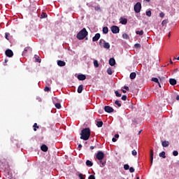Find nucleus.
Listing matches in <instances>:
<instances>
[{
    "label": "nucleus",
    "mask_w": 179,
    "mask_h": 179,
    "mask_svg": "<svg viewBox=\"0 0 179 179\" xmlns=\"http://www.w3.org/2000/svg\"><path fill=\"white\" fill-rule=\"evenodd\" d=\"M96 158L99 162L98 164H99L100 167H104V166H106V161H103V159H104V152H103V151H98L96 155Z\"/></svg>",
    "instance_id": "obj_1"
},
{
    "label": "nucleus",
    "mask_w": 179,
    "mask_h": 179,
    "mask_svg": "<svg viewBox=\"0 0 179 179\" xmlns=\"http://www.w3.org/2000/svg\"><path fill=\"white\" fill-rule=\"evenodd\" d=\"M89 138H90V129H83L80 133V139H83V141H89Z\"/></svg>",
    "instance_id": "obj_2"
},
{
    "label": "nucleus",
    "mask_w": 179,
    "mask_h": 179,
    "mask_svg": "<svg viewBox=\"0 0 179 179\" xmlns=\"http://www.w3.org/2000/svg\"><path fill=\"white\" fill-rule=\"evenodd\" d=\"M88 34L89 33L85 29V28H83L81 31L78 32V34L76 36V38H78V40H83Z\"/></svg>",
    "instance_id": "obj_3"
},
{
    "label": "nucleus",
    "mask_w": 179,
    "mask_h": 179,
    "mask_svg": "<svg viewBox=\"0 0 179 179\" xmlns=\"http://www.w3.org/2000/svg\"><path fill=\"white\" fill-rule=\"evenodd\" d=\"M135 13H139L142 10V3L141 2H137L134 7Z\"/></svg>",
    "instance_id": "obj_4"
},
{
    "label": "nucleus",
    "mask_w": 179,
    "mask_h": 179,
    "mask_svg": "<svg viewBox=\"0 0 179 179\" xmlns=\"http://www.w3.org/2000/svg\"><path fill=\"white\" fill-rule=\"evenodd\" d=\"M110 30L112 31V33H113V34H117L118 33H120V27H118L116 25H113L110 27Z\"/></svg>",
    "instance_id": "obj_5"
},
{
    "label": "nucleus",
    "mask_w": 179,
    "mask_h": 179,
    "mask_svg": "<svg viewBox=\"0 0 179 179\" xmlns=\"http://www.w3.org/2000/svg\"><path fill=\"white\" fill-rule=\"evenodd\" d=\"M32 50L30 47H27L24 49V51L22 52V56L24 57L27 52H31Z\"/></svg>",
    "instance_id": "obj_6"
},
{
    "label": "nucleus",
    "mask_w": 179,
    "mask_h": 179,
    "mask_svg": "<svg viewBox=\"0 0 179 179\" xmlns=\"http://www.w3.org/2000/svg\"><path fill=\"white\" fill-rule=\"evenodd\" d=\"M104 110H105L106 113H113L114 112V108H113L112 107L108 106H106L104 107Z\"/></svg>",
    "instance_id": "obj_7"
},
{
    "label": "nucleus",
    "mask_w": 179,
    "mask_h": 179,
    "mask_svg": "<svg viewBox=\"0 0 179 179\" xmlns=\"http://www.w3.org/2000/svg\"><path fill=\"white\" fill-rule=\"evenodd\" d=\"M119 20H120V23H121V24H127V23H128V19H127L124 17H121Z\"/></svg>",
    "instance_id": "obj_8"
},
{
    "label": "nucleus",
    "mask_w": 179,
    "mask_h": 179,
    "mask_svg": "<svg viewBox=\"0 0 179 179\" xmlns=\"http://www.w3.org/2000/svg\"><path fill=\"white\" fill-rule=\"evenodd\" d=\"M6 55L10 58L11 57H13V52L11 50L8 49L6 50Z\"/></svg>",
    "instance_id": "obj_9"
},
{
    "label": "nucleus",
    "mask_w": 179,
    "mask_h": 179,
    "mask_svg": "<svg viewBox=\"0 0 179 179\" xmlns=\"http://www.w3.org/2000/svg\"><path fill=\"white\" fill-rule=\"evenodd\" d=\"M99 39H100V34L97 33L92 38V41H99Z\"/></svg>",
    "instance_id": "obj_10"
},
{
    "label": "nucleus",
    "mask_w": 179,
    "mask_h": 179,
    "mask_svg": "<svg viewBox=\"0 0 179 179\" xmlns=\"http://www.w3.org/2000/svg\"><path fill=\"white\" fill-rule=\"evenodd\" d=\"M77 78L78 80H85L86 76L83 74H79Z\"/></svg>",
    "instance_id": "obj_11"
},
{
    "label": "nucleus",
    "mask_w": 179,
    "mask_h": 179,
    "mask_svg": "<svg viewBox=\"0 0 179 179\" xmlns=\"http://www.w3.org/2000/svg\"><path fill=\"white\" fill-rule=\"evenodd\" d=\"M57 65L59 66H65V65H66V63H65V62H64L62 60H58L57 61Z\"/></svg>",
    "instance_id": "obj_12"
},
{
    "label": "nucleus",
    "mask_w": 179,
    "mask_h": 179,
    "mask_svg": "<svg viewBox=\"0 0 179 179\" xmlns=\"http://www.w3.org/2000/svg\"><path fill=\"white\" fill-rule=\"evenodd\" d=\"M169 83L170 85H172V86H175V85H177V80H176L174 78H171L169 80Z\"/></svg>",
    "instance_id": "obj_13"
},
{
    "label": "nucleus",
    "mask_w": 179,
    "mask_h": 179,
    "mask_svg": "<svg viewBox=\"0 0 179 179\" xmlns=\"http://www.w3.org/2000/svg\"><path fill=\"white\" fill-rule=\"evenodd\" d=\"M109 64L110 66H114V65H115V59L114 58H110L109 59Z\"/></svg>",
    "instance_id": "obj_14"
},
{
    "label": "nucleus",
    "mask_w": 179,
    "mask_h": 179,
    "mask_svg": "<svg viewBox=\"0 0 179 179\" xmlns=\"http://www.w3.org/2000/svg\"><path fill=\"white\" fill-rule=\"evenodd\" d=\"M41 150H42V152H47L48 150V147L43 144L41 145Z\"/></svg>",
    "instance_id": "obj_15"
},
{
    "label": "nucleus",
    "mask_w": 179,
    "mask_h": 179,
    "mask_svg": "<svg viewBox=\"0 0 179 179\" xmlns=\"http://www.w3.org/2000/svg\"><path fill=\"white\" fill-rule=\"evenodd\" d=\"M150 160L152 164L153 163V150H150Z\"/></svg>",
    "instance_id": "obj_16"
},
{
    "label": "nucleus",
    "mask_w": 179,
    "mask_h": 179,
    "mask_svg": "<svg viewBox=\"0 0 179 179\" xmlns=\"http://www.w3.org/2000/svg\"><path fill=\"white\" fill-rule=\"evenodd\" d=\"M85 164L87 166V167H92V166H93V162H92L90 160H87Z\"/></svg>",
    "instance_id": "obj_17"
},
{
    "label": "nucleus",
    "mask_w": 179,
    "mask_h": 179,
    "mask_svg": "<svg viewBox=\"0 0 179 179\" xmlns=\"http://www.w3.org/2000/svg\"><path fill=\"white\" fill-rule=\"evenodd\" d=\"M162 145L163 146V148H167V146H169V145H170V143H169V141H163L162 143Z\"/></svg>",
    "instance_id": "obj_18"
},
{
    "label": "nucleus",
    "mask_w": 179,
    "mask_h": 179,
    "mask_svg": "<svg viewBox=\"0 0 179 179\" xmlns=\"http://www.w3.org/2000/svg\"><path fill=\"white\" fill-rule=\"evenodd\" d=\"M94 10L96 12H101V8H100V5L95 6L94 7Z\"/></svg>",
    "instance_id": "obj_19"
},
{
    "label": "nucleus",
    "mask_w": 179,
    "mask_h": 179,
    "mask_svg": "<svg viewBox=\"0 0 179 179\" xmlns=\"http://www.w3.org/2000/svg\"><path fill=\"white\" fill-rule=\"evenodd\" d=\"M102 47H103V48H106V50H108L110 48V43L105 42Z\"/></svg>",
    "instance_id": "obj_20"
},
{
    "label": "nucleus",
    "mask_w": 179,
    "mask_h": 179,
    "mask_svg": "<svg viewBox=\"0 0 179 179\" xmlns=\"http://www.w3.org/2000/svg\"><path fill=\"white\" fill-rule=\"evenodd\" d=\"M136 78V73L133 72L130 73V79L134 80Z\"/></svg>",
    "instance_id": "obj_21"
},
{
    "label": "nucleus",
    "mask_w": 179,
    "mask_h": 179,
    "mask_svg": "<svg viewBox=\"0 0 179 179\" xmlns=\"http://www.w3.org/2000/svg\"><path fill=\"white\" fill-rule=\"evenodd\" d=\"M83 92V85H80L78 88V93H82Z\"/></svg>",
    "instance_id": "obj_22"
},
{
    "label": "nucleus",
    "mask_w": 179,
    "mask_h": 179,
    "mask_svg": "<svg viewBox=\"0 0 179 179\" xmlns=\"http://www.w3.org/2000/svg\"><path fill=\"white\" fill-rule=\"evenodd\" d=\"M103 34H107L108 33V27H104L102 30Z\"/></svg>",
    "instance_id": "obj_23"
},
{
    "label": "nucleus",
    "mask_w": 179,
    "mask_h": 179,
    "mask_svg": "<svg viewBox=\"0 0 179 179\" xmlns=\"http://www.w3.org/2000/svg\"><path fill=\"white\" fill-rule=\"evenodd\" d=\"M159 157L166 159V152L164 151H162L161 153H159Z\"/></svg>",
    "instance_id": "obj_24"
},
{
    "label": "nucleus",
    "mask_w": 179,
    "mask_h": 179,
    "mask_svg": "<svg viewBox=\"0 0 179 179\" xmlns=\"http://www.w3.org/2000/svg\"><path fill=\"white\" fill-rule=\"evenodd\" d=\"M122 38H124V40H129V36L127 34H123Z\"/></svg>",
    "instance_id": "obj_25"
},
{
    "label": "nucleus",
    "mask_w": 179,
    "mask_h": 179,
    "mask_svg": "<svg viewBox=\"0 0 179 179\" xmlns=\"http://www.w3.org/2000/svg\"><path fill=\"white\" fill-rule=\"evenodd\" d=\"M96 126L98 127V128H101V127H103V122L102 121L97 122Z\"/></svg>",
    "instance_id": "obj_26"
},
{
    "label": "nucleus",
    "mask_w": 179,
    "mask_h": 179,
    "mask_svg": "<svg viewBox=\"0 0 179 179\" xmlns=\"http://www.w3.org/2000/svg\"><path fill=\"white\" fill-rule=\"evenodd\" d=\"M34 58L36 59V62H41V59H40V57H38V55H35Z\"/></svg>",
    "instance_id": "obj_27"
},
{
    "label": "nucleus",
    "mask_w": 179,
    "mask_h": 179,
    "mask_svg": "<svg viewBox=\"0 0 179 179\" xmlns=\"http://www.w3.org/2000/svg\"><path fill=\"white\" fill-rule=\"evenodd\" d=\"M104 43H106V41H104V39H100L99 45H101V47H103V45H104Z\"/></svg>",
    "instance_id": "obj_28"
},
{
    "label": "nucleus",
    "mask_w": 179,
    "mask_h": 179,
    "mask_svg": "<svg viewBox=\"0 0 179 179\" xmlns=\"http://www.w3.org/2000/svg\"><path fill=\"white\" fill-rule=\"evenodd\" d=\"M152 81L155 82V83H159V85L160 86V83H159V79L157 78H152Z\"/></svg>",
    "instance_id": "obj_29"
},
{
    "label": "nucleus",
    "mask_w": 179,
    "mask_h": 179,
    "mask_svg": "<svg viewBox=\"0 0 179 179\" xmlns=\"http://www.w3.org/2000/svg\"><path fill=\"white\" fill-rule=\"evenodd\" d=\"M136 34H138V36H143V30L136 31Z\"/></svg>",
    "instance_id": "obj_30"
},
{
    "label": "nucleus",
    "mask_w": 179,
    "mask_h": 179,
    "mask_svg": "<svg viewBox=\"0 0 179 179\" xmlns=\"http://www.w3.org/2000/svg\"><path fill=\"white\" fill-rule=\"evenodd\" d=\"M94 66L95 68H99V62L97 60H94Z\"/></svg>",
    "instance_id": "obj_31"
},
{
    "label": "nucleus",
    "mask_w": 179,
    "mask_h": 179,
    "mask_svg": "<svg viewBox=\"0 0 179 179\" xmlns=\"http://www.w3.org/2000/svg\"><path fill=\"white\" fill-rule=\"evenodd\" d=\"M107 73L108 75H113V70L111 69V68H108L107 69Z\"/></svg>",
    "instance_id": "obj_32"
},
{
    "label": "nucleus",
    "mask_w": 179,
    "mask_h": 179,
    "mask_svg": "<svg viewBox=\"0 0 179 179\" xmlns=\"http://www.w3.org/2000/svg\"><path fill=\"white\" fill-rule=\"evenodd\" d=\"M78 177H79L80 179H85L86 178V176L83 175V173H80L78 175Z\"/></svg>",
    "instance_id": "obj_33"
},
{
    "label": "nucleus",
    "mask_w": 179,
    "mask_h": 179,
    "mask_svg": "<svg viewBox=\"0 0 179 179\" xmlns=\"http://www.w3.org/2000/svg\"><path fill=\"white\" fill-rule=\"evenodd\" d=\"M47 13H42V14L41 15V19H45V17H47Z\"/></svg>",
    "instance_id": "obj_34"
},
{
    "label": "nucleus",
    "mask_w": 179,
    "mask_h": 179,
    "mask_svg": "<svg viewBox=\"0 0 179 179\" xmlns=\"http://www.w3.org/2000/svg\"><path fill=\"white\" fill-rule=\"evenodd\" d=\"M146 16H148V17H150V16H152V11L150 10H148V11H146Z\"/></svg>",
    "instance_id": "obj_35"
},
{
    "label": "nucleus",
    "mask_w": 179,
    "mask_h": 179,
    "mask_svg": "<svg viewBox=\"0 0 179 179\" xmlns=\"http://www.w3.org/2000/svg\"><path fill=\"white\" fill-rule=\"evenodd\" d=\"M115 104H116V106H117L119 107H121V101H115Z\"/></svg>",
    "instance_id": "obj_36"
},
{
    "label": "nucleus",
    "mask_w": 179,
    "mask_h": 179,
    "mask_svg": "<svg viewBox=\"0 0 179 179\" xmlns=\"http://www.w3.org/2000/svg\"><path fill=\"white\" fill-rule=\"evenodd\" d=\"M55 106L56 108H58V109L61 108V103H55Z\"/></svg>",
    "instance_id": "obj_37"
},
{
    "label": "nucleus",
    "mask_w": 179,
    "mask_h": 179,
    "mask_svg": "<svg viewBox=\"0 0 179 179\" xmlns=\"http://www.w3.org/2000/svg\"><path fill=\"white\" fill-rule=\"evenodd\" d=\"M115 94L117 97H121V94L118 91H115Z\"/></svg>",
    "instance_id": "obj_38"
},
{
    "label": "nucleus",
    "mask_w": 179,
    "mask_h": 179,
    "mask_svg": "<svg viewBox=\"0 0 179 179\" xmlns=\"http://www.w3.org/2000/svg\"><path fill=\"white\" fill-rule=\"evenodd\" d=\"M36 128H38V126L37 125V123H34V131H37V129Z\"/></svg>",
    "instance_id": "obj_39"
},
{
    "label": "nucleus",
    "mask_w": 179,
    "mask_h": 179,
    "mask_svg": "<svg viewBox=\"0 0 179 179\" xmlns=\"http://www.w3.org/2000/svg\"><path fill=\"white\" fill-rule=\"evenodd\" d=\"M131 155H133V156H136V155H138V152H136V150H133L131 152Z\"/></svg>",
    "instance_id": "obj_40"
},
{
    "label": "nucleus",
    "mask_w": 179,
    "mask_h": 179,
    "mask_svg": "<svg viewBox=\"0 0 179 179\" xmlns=\"http://www.w3.org/2000/svg\"><path fill=\"white\" fill-rule=\"evenodd\" d=\"M124 170H129V165L124 164Z\"/></svg>",
    "instance_id": "obj_41"
},
{
    "label": "nucleus",
    "mask_w": 179,
    "mask_h": 179,
    "mask_svg": "<svg viewBox=\"0 0 179 179\" xmlns=\"http://www.w3.org/2000/svg\"><path fill=\"white\" fill-rule=\"evenodd\" d=\"M134 47H135V48H141V44H139V43H136V44L134 45Z\"/></svg>",
    "instance_id": "obj_42"
},
{
    "label": "nucleus",
    "mask_w": 179,
    "mask_h": 179,
    "mask_svg": "<svg viewBox=\"0 0 179 179\" xmlns=\"http://www.w3.org/2000/svg\"><path fill=\"white\" fill-rule=\"evenodd\" d=\"M173 155L174 156H178V151L174 150V151L173 152Z\"/></svg>",
    "instance_id": "obj_43"
},
{
    "label": "nucleus",
    "mask_w": 179,
    "mask_h": 179,
    "mask_svg": "<svg viewBox=\"0 0 179 179\" xmlns=\"http://www.w3.org/2000/svg\"><path fill=\"white\" fill-rule=\"evenodd\" d=\"M129 170L131 173H134L135 171V169H134V167L129 168Z\"/></svg>",
    "instance_id": "obj_44"
},
{
    "label": "nucleus",
    "mask_w": 179,
    "mask_h": 179,
    "mask_svg": "<svg viewBox=\"0 0 179 179\" xmlns=\"http://www.w3.org/2000/svg\"><path fill=\"white\" fill-rule=\"evenodd\" d=\"M122 100H123V101H125L127 100V96L126 95H123L122 96Z\"/></svg>",
    "instance_id": "obj_45"
},
{
    "label": "nucleus",
    "mask_w": 179,
    "mask_h": 179,
    "mask_svg": "<svg viewBox=\"0 0 179 179\" xmlns=\"http://www.w3.org/2000/svg\"><path fill=\"white\" fill-rule=\"evenodd\" d=\"M44 90H45V92H50V89L48 87H45Z\"/></svg>",
    "instance_id": "obj_46"
},
{
    "label": "nucleus",
    "mask_w": 179,
    "mask_h": 179,
    "mask_svg": "<svg viewBox=\"0 0 179 179\" xmlns=\"http://www.w3.org/2000/svg\"><path fill=\"white\" fill-rule=\"evenodd\" d=\"M88 179H96L94 175H91L89 176Z\"/></svg>",
    "instance_id": "obj_47"
},
{
    "label": "nucleus",
    "mask_w": 179,
    "mask_h": 179,
    "mask_svg": "<svg viewBox=\"0 0 179 179\" xmlns=\"http://www.w3.org/2000/svg\"><path fill=\"white\" fill-rule=\"evenodd\" d=\"M159 16H160L161 17H164V13H159Z\"/></svg>",
    "instance_id": "obj_48"
},
{
    "label": "nucleus",
    "mask_w": 179,
    "mask_h": 179,
    "mask_svg": "<svg viewBox=\"0 0 179 179\" xmlns=\"http://www.w3.org/2000/svg\"><path fill=\"white\" fill-rule=\"evenodd\" d=\"M166 23H167L166 22V20H163L162 22V26H164V24H166Z\"/></svg>",
    "instance_id": "obj_49"
},
{
    "label": "nucleus",
    "mask_w": 179,
    "mask_h": 179,
    "mask_svg": "<svg viewBox=\"0 0 179 179\" xmlns=\"http://www.w3.org/2000/svg\"><path fill=\"white\" fill-rule=\"evenodd\" d=\"M120 138V135L119 134H115V138Z\"/></svg>",
    "instance_id": "obj_50"
},
{
    "label": "nucleus",
    "mask_w": 179,
    "mask_h": 179,
    "mask_svg": "<svg viewBox=\"0 0 179 179\" xmlns=\"http://www.w3.org/2000/svg\"><path fill=\"white\" fill-rule=\"evenodd\" d=\"M124 89H125V90H129V87H127V86H124Z\"/></svg>",
    "instance_id": "obj_51"
},
{
    "label": "nucleus",
    "mask_w": 179,
    "mask_h": 179,
    "mask_svg": "<svg viewBox=\"0 0 179 179\" xmlns=\"http://www.w3.org/2000/svg\"><path fill=\"white\" fill-rule=\"evenodd\" d=\"M112 141H113V142H117V138H115H115H112Z\"/></svg>",
    "instance_id": "obj_52"
},
{
    "label": "nucleus",
    "mask_w": 179,
    "mask_h": 179,
    "mask_svg": "<svg viewBox=\"0 0 179 179\" xmlns=\"http://www.w3.org/2000/svg\"><path fill=\"white\" fill-rule=\"evenodd\" d=\"M8 34H8V33H6V36H5V38L8 40Z\"/></svg>",
    "instance_id": "obj_53"
},
{
    "label": "nucleus",
    "mask_w": 179,
    "mask_h": 179,
    "mask_svg": "<svg viewBox=\"0 0 179 179\" xmlns=\"http://www.w3.org/2000/svg\"><path fill=\"white\" fill-rule=\"evenodd\" d=\"M78 148H79V149H82V145H81V144H79V145H78Z\"/></svg>",
    "instance_id": "obj_54"
},
{
    "label": "nucleus",
    "mask_w": 179,
    "mask_h": 179,
    "mask_svg": "<svg viewBox=\"0 0 179 179\" xmlns=\"http://www.w3.org/2000/svg\"><path fill=\"white\" fill-rule=\"evenodd\" d=\"M90 149L91 150H93V149H94V146H90Z\"/></svg>",
    "instance_id": "obj_55"
},
{
    "label": "nucleus",
    "mask_w": 179,
    "mask_h": 179,
    "mask_svg": "<svg viewBox=\"0 0 179 179\" xmlns=\"http://www.w3.org/2000/svg\"><path fill=\"white\" fill-rule=\"evenodd\" d=\"M176 100H179V95L176 96Z\"/></svg>",
    "instance_id": "obj_56"
},
{
    "label": "nucleus",
    "mask_w": 179,
    "mask_h": 179,
    "mask_svg": "<svg viewBox=\"0 0 179 179\" xmlns=\"http://www.w3.org/2000/svg\"><path fill=\"white\" fill-rule=\"evenodd\" d=\"M122 92H123V93H127L126 90H123Z\"/></svg>",
    "instance_id": "obj_57"
},
{
    "label": "nucleus",
    "mask_w": 179,
    "mask_h": 179,
    "mask_svg": "<svg viewBox=\"0 0 179 179\" xmlns=\"http://www.w3.org/2000/svg\"><path fill=\"white\" fill-rule=\"evenodd\" d=\"M141 132H142V130H141V131L138 132V135H139L140 134H141Z\"/></svg>",
    "instance_id": "obj_58"
},
{
    "label": "nucleus",
    "mask_w": 179,
    "mask_h": 179,
    "mask_svg": "<svg viewBox=\"0 0 179 179\" xmlns=\"http://www.w3.org/2000/svg\"><path fill=\"white\" fill-rule=\"evenodd\" d=\"M144 1H145L146 2H149L150 0H144Z\"/></svg>",
    "instance_id": "obj_59"
},
{
    "label": "nucleus",
    "mask_w": 179,
    "mask_h": 179,
    "mask_svg": "<svg viewBox=\"0 0 179 179\" xmlns=\"http://www.w3.org/2000/svg\"><path fill=\"white\" fill-rule=\"evenodd\" d=\"M170 36H171V34L169 32V37H170Z\"/></svg>",
    "instance_id": "obj_60"
},
{
    "label": "nucleus",
    "mask_w": 179,
    "mask_h": 179,
    "mask_svg": "<svg viewBox=\"0 0 179 179\" xmlns=\"http://www.w3.org/2000/svg\"><path fill=\"white\" fill-rule=\"evenodd\" d=\"M137 179H139V177H137Z\"/></svg>",
    "instance_id": "obj_61"
},
{
    "label": "nucleus",
    "mask_w": 179,
    "mask_h": 179,
    "mask_svg": "<svg viewBox=\"0 0 179 179\" xmlns=\"http://www.w3.org/2000/svg\"><path fill=\"white\" fill-rule=\"evenodd\" d=\"M178 59L179 60V57H178Z\"/></svg>",
    "instance_id": "obj_62"
},
{
    "label": "nucleus",
    "mask_w": 179,
    "mask_h": 179,
    "mask_svg": "<svg viewBox=\"0 0 179 179\" xmlns=\"http://www.w3.org/2000/svg\"><path fill=\"white\" fill-rule=\"evenodd\" d=\"M98 1H100V0H98Z\"/></svg>",
    "instance_id": "obj_63"
}]
</instances>
